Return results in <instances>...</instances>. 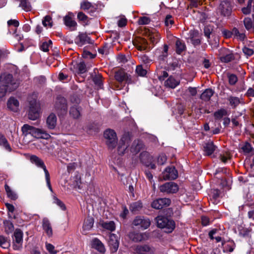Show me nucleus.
Segmentation results:
<instances>
[{"instance_id":"nucleus-48","label":"nucleus","mask_w":254,"mask_h":254,"mask_svg":"<svg viewBox=\"0 0 254 254\" xmlns=\"http://www.w3.org/2000/svg\"><path fill=\"white\" fill-rule=\"evenodd\" d=\"M220 191L217 189L213 190L211 192L210 197L213 199V203H215L219 197Z\"/></svg>"},{"instance_id":"nucleus-27","label":"nucleus","mask_w":254,"mask_h":254,"mask_svg":"<svg viewBox=\"0 0 254 254\" xmlns=\"http://www.w3.org/2000/svg\"><path fill=\"white\" fill-rule=\"evenodd\" d=\"M47 125L49 128L53 129L56 127L57 125V117L53 114L51 113L47 119Z\"/></svg>"},{"instance_id":"nucleus-12","label":"nucleus","mask_w":254,"mask_h":254,"mask_svg":"<svg viewBox=\"0 0 254 254\" xmlns=\"http://www.w3.org/2000/svg\"><path fill=\"white\" fill-rule=\"evenodd\" d=\"M134 251L138 254H154L155 248L151 245L144 244L136 246Z\"/></svg>"},{"instance_id":"nucleus-40","label":"nucleus","mask_w":254,"mask_h":254,"mask_svg":"<svg viewBox=\"0 0 254 254\" xmlns=\"http://www.w3.org/2000/svg\"><path fill=\"white\" fill-rule=\"evenodd\" d=\"M230 105L233 108H235L240 103V99L237 97L230 96L228 98Z\"/></svg>"},{"instance_id":"nucleus-39","label":"nucleus","mask_w":254,"mask_h":254,"mask_svg":"<svg viewBox=\"0 0 254 254\" xmlns=\"http://www.w3.org/2000/svg\"><path fill=\"white\" fill-rule=\"evenodd\" d=\"M149 37L151 42L155 44L159 41L160 38V35L159 33L156 31H151L149 33Z\"/></svg>"},{"instance_id":"nucleus-14","label":"nucleus","mask_w":254,"mask_h":254,"mask_svg":"<svg viewBox=\"0 0 254 254\" xmlns=\"http://www.w3.org/2000/svg\"><path fill=\"white\" fill-rule=\"evenodd\" d=\"M164 180H175L178 177V172L174 166L168 167L162 173Z\"/></svg>"},{"instance_id":"nucleus-17","label":"nucleus","mask_w":254,"mask_h":254,"mask_svg":"<svg viewBox=\"0 0 254 254\" xmlns=\"http://www.w3.org/2000/svg\"><path fill=\"white\" fill-rule=\"evenodd\" d=\"M108 243L110 250L113 252H116L119 248V241L118 236L115 234H110Z\"/></svg>"},{"instance_id":"nucleus-28","label":"nucleus","mask_w":254,"mask_h":254,"mask_svg":"<svg viewBox=\"0 0 254 254\" xmlns=\"http://www.w3.org/2000/svg\"><path fill=\"white\" fill-rule=\"evenodd\" d=\"M43 228L47 235L51 237L53 235V230L51 224L47 218H44L43 220Z\"/></svg>"},{"instance_id":"nucleus-16","label":"nucleus","mask_w":254,"mask_h":254,"mask_svg":"<svg viewBox=\"0 0 254 254\" xmlns=\"http://www.w3.org/2000/svg\"><path fill=\"white\" fill-rule=\"evenodd\" d=\"M14 249L19 250L21 247L23 242V233L20 229H16L14 232L13 237Z\"/></svg>"},{"instance_id":"nucleus-53","label":"nucleus","mask_w":254,"mask_h":254,"mask_svg":"<svg viewBox=\"0 0 254 254\" xmlns=\"http://www.w3.org/2000/svg\"><path fill=\"white\" fill-rule=\"evenodd\" d=\"M94 83L99 87L101 88L102 85V76L100 75H96L93 78Z\"/></svg>"},{"instance_id":"nucleus-33","label":"nucleus","mask_w":254,"mask_h":254,"mask_svg":"<svg viewBox=\"0 0 254 254\" xmlns=\"http://www.w3.org/2000/svg\"><path fill=\"white\" fill-rule=\"evenodd\" d=\"M0 146L3 147L5 150L9 152H10L12 150L7 140L1 133H0Z\"/></svg>"},{"instance_id":"nucleus-9","label":"nucleus","mask_w":254,"mask_h":254,"mask_svg":"<svg viewBox=\"0 0 254 254\" xmlns=\"http://www.w3.org/2000/svg\"><path fill=\"white\" fill-rule=\"evenodd\" d=\"M161 192L166 193H174L177 192L179 190L178 185L172 182L166 183L159 187Z\"/></svg>"},{"instance_id":"nucleus-18","label":"nucleus","mask_w":254,"mask_h":254,"mask_svg":"<svg viewBox=\"0 0 254 254\" xmlns=\"http://www.w3.org/2000/svg\"><path fill=\"white\" fill-rule=\"evenodd\" d=\"M115 78L119 82L125 81L128 83L131 82L130 76L128 75L123 70H119L116 72Z\"/></svg>"},{"instance_id":"nucleus-20","label":"nucleus","mask_w":254,"mask_h":254,"mask_svg":"<svg viewBox=\"0 0 254 254\" xmlns=\"http://www.w3.org/2000/svg\"><path fill=\"white\" fill-rule=\"evenodd\" d=\"M75 43L79 46H82L86 43H90V39L86 33H79L74 40Z\"/></svg>"},{"instance_id":"nucleus-51","label":"nucleus","mask_w":254,"mask_h":254,"mask_svg":"<svg viewBox=\"0 0 254 254\" xmlns=\"http://www.w3.org/2000/svg\"><path fill=\"white\" fill-rule=\"evenodd\" d=\"M52 42L51 40L47 42H43L40 46V49L44 52H47L49 51V48L51 46Z\"/></svg>"},{"instance_id":"nucleus-4","label":"nucleus","mask_w":254,"mask_h":254,"mask_svg":"<svg viewBox=\"0 0 254 254\" xmlns=\"http://www.w3.org/2000/svg\"><path fill=\"white\" fill-rule=\"evenodd\" d=\"M219 56L220 60L222 63H227L234 61L236 57L239 59L240 57L237 54H233L229 49L223 48L219 51Z\"/></svg>"},{"instance_id":"nucleus-32","label":"nucleus","mask_w":254,"mask_h":254,"mask_svg":"<svg viewBox=\"0 0 254 254\" xmlns=\"http://www.w3.org/2000/svg\"><path fill=\"white\" fill-rule=\"evenodd\" d=\"M69 114L73 118L78 119L81 115L80 108L77 105H74L70 108Z\"/></svg>"},{"instance_id":"nucleus-31","label":"nucleus","mask_w":254,"mask_h":254,"mask_svg":"<svg viewBox=\"0 0 254 254\" xmlns=\"http://www.w3.org/2000/svg\"><path fill=\"white\" fill-rule=\"evenodd\" d=\"M143 144L139 140H134L130 148V151L133 153H137L143 148Z\"/></svg>"},{"instance_id":"nucleus-56","label":"nucleus","mask_w":254,"mask_h":254,"mask_svg":"<svg viewBox=\"0 0 254 254\" xmlns=\"http://www.w3.org/2000/svg\"><path fill=\"white\" fill-rule=\"evenodd\" d=\"M73 185H74L75 187H76L78 189H81L82 188L81 186V182L80 180V177L79 176L77 175L74 178Z\"/></svg>"},{"instance_id":"nucleus-55","label":"nucleus","mask_w":254,"mask_h":254,"mask_svg":"<svg viewBox=\"0 0 254 254\" xmlns=\"http://www.w3.org/2000/svg\"><path fill=\"white\" fill-rule=\"evenodd\" d=\"M77 18L79 21H82L83 23L87 24V16L82 12L78 13Z\"/></svg>"},{"instance_id":"nucleus-61","label":"nucleus","mask_w":254,"mask_h":254,"mask_svg":"<svg viewBox=\"0 0 254 254\" xmlns=\"http://www.w3.org/2000/svg\"><path fill=\"white\" fill-rule=\"evenodd\" d=\"M220 158L223 162L225 163L228 160L230 159L231 157L229 153L226 152L225 153L221 154Z\"/></svg>"},{"instance_id":"nucleus-49","label":"nucleus","mask_w":254,"mask_h":254,"mask_svg":"<svg viewBox=\"0 0 254 254\" xmlns=\"http://www.w3.org/2000/svg\"><path fill=\"white\" fill-rule=\"evenodd\" d=\"M45 246L46 250L50 254H56L58 253V251L55 250L54 246L52 244L46 243Z\"/></svg>"},{"instance_id":"nucleus-5","label":"nucleus","mask_w":254,"mask_h":254,"mask_svg":"<svg viewBox=\"0 0 254 254\" xmlns=\"http://www.w3.org/2000/svg\"><path fill=\"white\" fill-rule=\"evenodd\" d=\"M30 107L28 113V118L31 120L38 119L40 115V107L39 103L35 100L30 101Z\"/></svg>"},{"instance_id":"nucleus-36","label":"nucleus","mask_w":254,"mask_h":254,"mask_svg":"<svg viewBox=\"0 0 254 254\" xmlns=\"http://www.w3.org/2000/svg\"><path fill=\"white\" fill-rule=\"evenodd\" d=\"M5 190L6 192L7 196L13 200H16L18 196L17 194L11 189V188L7 185H4Z\"/></svg>"},{"instance_id":"nucleus-13","label":"nucleus","mask_w":254,"mask_h":254,"mask_svg":"<svg viewBox=\"0 0 254 254\" xmlns=\"http://www.w3.org/2000/svg\"><path fill=\"white\" fill-rule=\"evenodd\" d=\"M132 224L135 226H139L143 229H147L150 225V220L143 216H137L133 221Z\"/></svg>"},{"instance_id":"nucleus-52","label":"nucleus","mask_w":254,"mask_h":254,"mask_svg":"<svg viewBox=\"0 0 254 254\" xmlns=\"http://www.w3.org/2000/svg\"><path fill=\"white\" fill-rule=\"evenodd\" d=\"M54 202L56 203L57 205H58L62 210H65L66 209V207L64 204L59 198H58L56 196H54Z\"/></svg>"},{"instance_id":"nucleus-25","label":"nucleus","mask_w":254,"mask_h":254,"mask_svg":"<svg viewBox=\"0 0 254 254\" xmlns=\"http://www.w3.org/2000/svg\"><path fill=\"white\" fill-rule=\"evenodd\" d=\"M233 37L240 41H243L246 38L245 32L242 29L239 30L237 28H233Z\"/></svg>"},{"instance_id":"nucleus-44","label":"nucleus","mask_w":254,"mask_h":254,"mask_svg":"<svg viewBox=\"0 0 254 254\" xmlns=\"http://www.w3.org/2000/svg\"><path fill=\"white\" fill-rule=\"evenodd\" d=\"M81 8L84 10H89L92 11L94 10L95 7L91 3L88 2V1H83L81 3Z\"/></svg>"},{"instance_id":"nucleus-26","label":"nucleus","mask_w":254,"mask_h":254,"mask_svg":"<svg viewBox=\"0 0 254 254\" xmlns=\"http://www.w3.org/2000/svg\"><path fill=\"white\" fill-rule=\"evenodd\" d=\"M7 105L10 110L16 112L18 109L19 102L15 98L11 97L8 100Z\"/></svg>"},{"instance_id":"nucleus-30","label":"nucleus","mask_w":254,"mask_h":254,"mask_svg":"<svg viewBox=\"0 0 254 254\" xmlns=\"http://www.w3.org/2000/svg\"><path fill=\"white\" fill-rule=\"evenodd\" d=\"M222 245L224 246L223 251L224 252H232L236 246L235 243L232 240L228 241L227 243H226L225 241H223L222 242Z\"/></svg>"},{"instance_id":"nucleus-22","label":"nucleus","mask_w":254,"mask_h":254,"mask_svg":"<svg viewBox=\"0 0 254 254\" xmlns=\"http://www.w3.org/2000/svg\"><path fill=\"white\" fill-rule=\"evenodd\" d=\"M93 248L101 253H104L106 251L104 244L97 238H94L92 241Z\"/></svg>"},{"instance_id":"nucleus-63","label":"nucleus","mask_w":254,"mask_h":254,"mask_svg":"<svg viewBox=\"0 0 254 254\" xmlns=\"http://www.w3.org/2000/svg\"><path fill=\"white\" fill-rule=\"evenodd\" d=\"M7 25L8 26H13L16 28L19 25V22L15 19H11L7 21Z\"/></svg>"},{"instance_id":"nucleus-37","label":"nucleus","mask_w":254,"mask_h":254,"mask_svg":"<svg viewBox=\"0 0 254 254\" xmlns=\"http://www.w3.org/2000/svg\"><path fill=\"white\" fill-rule=\"evenodd\" d=\"M241 149L242 151L246 154H253L254 152V149L252 147L251 144L247 142H245L244 144H242Z\"/></svg>"},{"instance_id":"nucleus-42","label":"nucleus","mask_w":254,"mask_h":254,"mask_svg":"<svg viewBox=\"0 0 254 254\" xmlns=\"http://www.w3.org/2000/svg\"><path fill=\"white\" fill-rule=\"evenodd\" d=\"M227 115V111L224 109H221L214 113V117L216 120H220L224 116Z\"/></svg>"},{"instance_id":"nucleus-58","label":"nucleus","mask_w":254,"mask_h":254,"mask_svg":"<svg viewBox=\"0 0 254 254\" xmlns=\"http://www.w3.org/2000/svg\"><path fill=\"white\" fill-rule=\"evenodd\" d=\"M167 160L166 156L165 154H160L157 159V162L160 165H163Z\"/></svg>"},{"instance_id":"nucleus-23","label":"nucleus","mask_w":254,"mask_h":254,"mask_svg":"<svg viewBox=\"0 0 254 254\" xmlns=\"http://www.w3.org/2000/svg\"><path fill=\"white\" fill-rule=\"evenodd\" d=\"M94 224V219L92 217H88L86 218L83 225V233H85L91 230Z\"/></svg>"},{"instance_id":"nucleus-34","label":"nucleus","mask_w":254,"mask_h":254,"mask_svg":"<svg viewBox=\"0 0 254 254\" xmlns=\"http://www.w3.org/2000/svg\"><path fill=\"white\" fill-rule=\"evenodd\" d=\"M179 81L175 79L173 76H170L168 79L165 81V86L172 88H175L179 84Z\"/></svg>"},{"instance_id":"nucleus-24","label":"nucleus","mask_w":254,"mask_h":254,"mask_svg":"<svg viewBox=\"0 0 254 254\" xmlns=\"http://www.w3.org/2000/svg\"><path fill=\"white\" fill-rule=\"evenodd\" d=\"M100 225L104 229L110 231H114L116 229L115 223L113 221H101L100 222Z\"/></svg>"},{"instance_id":"nucleus-46","label":"nucleus","mask_w":254,"mask_h":254,"mask_svg":"<svg viewBox=\"0 0 254 254\" xmlns=\"http://www.w3.org/2000/svg\"><path fill=\"white\" fill-rule=\"evenodd\" d=\"M254 0H249L247 7H243L242 11L244 14L247 15L251 13L252 3Z\"/></svg>"},{"instance_id":"nucleus-35","label":"nucleus","mask_w":254,"mask_h":254,"mask_svg":"<svg viewBox=\"0 0 254 254\" xmlns=\"http://www.w3.org/2000/svg\"><path fill=\"white\" fill-rule=\"evenodd\" d=\"M214 94V91L211 89H206L201 95L200 98L204 101H209Z\"/></svg>"},{"instance_id":"nucleus-15","label":"nucleus","mask_w":254,"mask_h":254,"mask_svg":"<svg viewBox=\"0 0 254 254\" xmlns=\"http://www.w3.org/2000/svg\"><path fill=\"white\" fill-rule=\"evenodd\" d=\"M171 203V200L167 198H158L154 200L151 203V206L156 209H162L164 207L169 206Z\"/></svg>"},{"instance_id":"nucleus-29","label":"nucleus","mask_w":254,"mask_h":254,"mask_svg":"<svg viewBox=\"0 0 254 254\" xmlns=\"http://www.w3.org/2000/svg\"><path fill=\"white\" fill-rule=\"evenodd\" d=\"M243 23L246 29L249 32L254 31V23L251 18L245 17L243 20Z\"/></svg>"},{"instance_id":"nucleus-47","label":"nucleus","mask_w":254,"mask_h":254,"mask_svg":"<svg viewBox=\"0 0 254 254\" xmlns=\"http://www.w3.org/2000/svg\"><path fill=\"white\" fill-rule=\"evenodd\" d=\"M0 246L3 249H6L9 246L7 240L2 236H0Z\"/></svg>"},{"instance_id":"nucleus-62","label":"nucleus","mask_w":254,"mask_h":254,"mask_svg":"<svg viewBox=\"0 0 254 254\" xmlns=\"http://www.w3.org/2000/svg\"><path fill=\"white\" fill-rule=\"evenodd\" d=\"M229 82L231 85H234L237 82V77L234 74H231L228 76Z\"/></svg>"},{"instance_id":"nucleus-10","label":"nucleus","mask_w":254,"mask_h":254,"mask_svg":"<svg viewBox=\"0 0 254 254\" xmlns=\"http://www.w3.org/2000/svg\"><path fill=\"white\" fill-rule=\"evenodd\" d=\"M130 136L128 133H125L121 138L118 147V152L120 154H124L129 145L130 141Z\"/></svg>"},{"instance_id":"nucleus-11","label":"nucleus","mask_w":254,"mask_h":254,"mask_svg":"<svg viewBox=\"0 0 254 254\" xmlns=\"http://www.w3.org/2000/svg\"><path fill=\"white\" fill-rule=\"evenodd\" d=\"M128 237L130 240L134 242H140L148 240L150 236L149 234L147 232H131L128 234Z\"/></svg>"},{"instance_id":"nucleus-38","label":"nucleus","mask_w":254,"mask_h":254,"mask_svg":"<svg viewBox=\"0 0 254 254\" xmlns=\"http://www.w3.org/2000/svg\"><path fill=\"white\" fill-rule=\"evenodd\" d=\"M142 207V204L141 201H138L132 203L129 207L130 210L133 212H136L139 211Z\"/></svg>"},{"instance_id":"nucleus-41","label":"nucleus","mask_w":254,"mask_h":254,"mask_svg":"<svg viewBox=\"0 0 254 254\" xmlns=\"http://www.w3.org/2000/svg\"><path fill=\"white\" fill-rule=\"evenodd\" d=\"M189 33L191 36L190 41L192 44L194 46L199 45L200 42V40L195 37V36L197 34V32L194 31H190Z\"/></svg>"},{"instance_id":"nucleus-21","label":"nucleus","mask_w":254,"mask_h":254,"mask_svg":"<svg viewBox=\"0 0 254 254\" xmlns=\"http://www.w3.org/2000/svg\"><path fill=\"white\" fill-rule=\"evenodd\" d=\"M216 146L214 145L212 141H208L205 143L203 146V150L205 154L207 156H210L212 154L215 150Z\"/></svg>"},{"instance_id":"nucleus-59","label":"nucleus","mask_w":254,"mask_h":254,"mask_svg":"<svg viewBox=\"0 0 254 254\" xmlns=\"http://www.w3.org/2000/svg\"><path fill=\"white\" fill-rule=\"evenodd\" d=\"M172 18V16L170 15H168L166 16L165 23L167 26H171L174 23V21Z\"/></svg>"},{"instance_id":"nucleus-8","label":"nucleus","mask_w":254,"mask_h":254,"mask_svg":"<svg viewBox=\"0 0 254 254\" xmlns=\"http://www.w3.org/2000/svg\"><path fill=\"white\" fill-rule=\"evenodd\" d=\"M55 108L59 116H63L66 114L67 106L65 98L63 97L58 98L56 101Z\"/></svg>"},{"instance_id":"nucleus-64","label":"nucleus","mask_w":254,"mask_h":254,"mask_svg":"<svg viewBox=\"0 0 254 254\" xmlns=\"http://www.w3.org/2000/svg\"><path fill=\"white\" fill-rule=\"evenodd\" d=\"M223 36L226 38H229L233 37V29L231 31L224 30L222 31Z\"/></svg>"},{"instance_id":"nucleus-60","label":"nucleus","mask_w":254,"mask_h":254,"mask_svg":"<svg viewBox=\"0 0 254 254\" xmlns=\"http://www.w3.org/2000/svg\"><path fill=\"white\" fill-rule=\"evenodd\" d=\"M77 68L80 73H83L86 72V66L84 63L81 62L77 65Z\"/></svg>"},{"instance_id":"nucleus-54","label":"nucleus","mask_w":254,"mask_h":254,"mask_svg":"<svg viewBox=\"0 0 254 254\" xmlns=\"http://www.w3.org/2000/svg\"><path fill=\"white\" fill-rule=\"evenodd\" d=\"M150 19L146 16L141 17L139 18L138 23L139 25H146L150 23Z\"/></svg>"},{"instance_id":"nucleus-2","label":"nucleus","mask_w":254,"mask_h":254,"mask_svg":"<svg viewBox=\"0 0 254 254\" xmlns=\"http://www.w3.org/2000/svg\"><path fill=\"white\" fill-rule=\"evenodd\" d=\"M30 160L32 163L35 164L37 167L43 169L45 175L47 185L50 190L53 192V189L50 183V174L43 160L36 155L31 156Z\"/></svg>"},{"instance_id":"nucleus-19","label":"nucleus","mask_w":254,"mask_h":254,"mask_svg":"<svg viewBox=\"0 0 254 254\" xmlns=\"http://www.w3.org/2000/svg\"><path fill=\"white\" fill-rule=\"evenodd\" d=\"M64 23L66 26L71 30H75L76 28L77 23L74 20V15L72 13H68L64 18Z\"/></svg>"},{"instance_id":"nucleus-43","label":"nucleus","mask_w":254,"mask_h":254,"mask_svg":"<svg viewBox=\"0 0 254 254\" xmlns=\"http://www.w3.org/2000/svg\"><path fill=\"white\" fill-rule=\"evenodd\" d=\"M176 52L178 54H180L183 51L185 50L186 46L182 41L178 40L176 42Z\"/></svg>"},{"instance_id":"nucleus-6","label":"nucleus","mask_w":254,"mask_h":254,"mask_svg":"<svg viewBox=\"0 0 254 254\" xmlns=\"http://www.w3.org/2000/svg\"><path fill=\"white\" fill-rule=\"evenodd\" d=\"M104 135L106 139V144L110 148H114L117 143V137L114 130L108 129L105 131Z\"/></svg>"},{"instance_id":"nucleus-3","label":"nucleus","mask_w":254,"mask_h":254,"mask_svg":"<svg viewBox=\"0 0 254 254\" xmlns=\"http://www.w3.org/2000/svg\"><path fill=\"white\" fill-rule=\"evenodd\" d=\"M157 226L159 228L165 229V232L166 233L172 232L175 228V222L171 220H169L167 218L158 216L156 218Z\"/></svg>"},{"instance_id":"nucleus-57","label":"nucleus","mask_w":254,"mask_h":254,"mask_svg":"<svg viewBox=\"0 0 254 254\" xmlns=\"http://www.w3.org/2000/svg\"><path fill=\"white\" fill-rule=\"evenodd\" d=\"M243 52L247 57H250L252 56L254 53V51L253 49L247 47H245L243 48Z\"/></svg>"},{"instance_id":"nucleus-7","label":"nucleus","mask_w":254,"mask_h":254,"mask_svg":"<svg viewBox=\"0 0 254 254\" xmlns=\"http://www.w3.org/2000/svg\"><path fill=\"white\" fill-rule=\"evenodd\" d=\"M217 11L222 16H229L232 11V6L231 2L227 0L222 1L218 7Z\"/></svg>"},{"instance_id":"nucleus-45","label":"nucleus","mask_w":254,"mask_h":254,"mask_svg":"<svg viewBox=\"0 0 254 254\" xmlns=\"http://www.w3.org/2000/svg\"><path fill=\"white\" fill-rule=\"evenodd\" d=\"M43 25L45 27H52L53 26L52 19L49 15H46L42 21Z\"/></svg>"},{"instance_id":"nucleus-50","label":"nucleus","mask_w":254,"mask_h":254,"mask_svg":"<svg viewBox=\"0 0 254 254\" xmlns=\"http://www.w3.org/2000/svg\"><path fill=\"white\" fill-rule=\"evenodd\" d=\"M136 73L141 76H144L146 74L147 71L146 69L143 68L141 65H138L136 67Z\"/></svg>"},{"instance_id":"nucleus-1","label":"nucleus","mask_w":254,"mask_h":254,"mask_svg":"<svg viewBox=\"0 0 254 254\" xmlns=\"http://www.w3.org/2000/svg\"><path fill=\"white\" fill-rule=\"evenodd\" d=\"M22 131L25 135L30 134L33 136L48 139L50 138V135L47 133L45 130L36 128L27 124H25L22 127Z\"/></svg>"}]
</instances>
